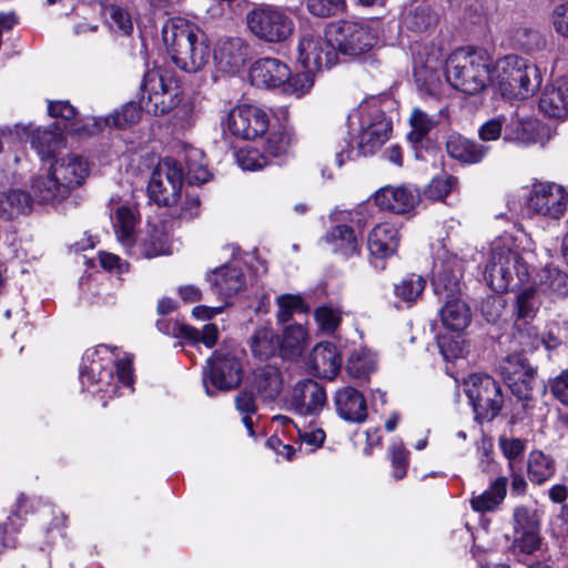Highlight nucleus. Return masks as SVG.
Here are the masks:
<instances>
[{
  "label": "nucleus",
  "mask_w": 568,
  "mask_h": 568,
  "mask_svg": "<svg viewBox=\"0 0 568 568\" xmlns=\"http://www.w3.org/2000/svg\"><path fill=\"white\" fill-rule=\"evenodd\" d=\"M465 393L480 422L494 419L504 404L501 387L491 376L475 373L465 381Z\"/></svg>",
  "instance_id": "12"
},
{
  "label": "nucleus",
  "mask_w": 568,
  "mask_h": 568,
  "mask_svg": "<svg viewBox=\"0 0 568 568\" xmlns=\"http://www.w3.org/2000/svg\"><path fill=\"white\" fill-rule=\"evenodd\" d=\"M140 105L153 115H163L173 110L181 101L182 91L176 81L169 75L150 71L144 75Z\"/></svg>",
  "instance_id": "11"
},
{
  "label": "nucleus",
  "mask_w": 568,
  "mask_h": 568,
  "mask_svg": "<svg viewBox=\"0 0 568 568\" xmlns=\"http://www.w3.org/2000/svg\"><path fill=\"white\" fill-rule=\"evenodd\" d=\"M437 344L443 357L447 362H453L455 359L463 358L467 354L465 341L460 337V335L438 336Z\"/></svg>",
  "instance_id": "54"
},
{
  "label": "nucleus",
  "mask_w": 568,
  "mask_h": 568,
  "mask_svg": "<svg viewBox=\"0 0 568 568\" xmlns=\"http://www.w3.org/2000/svg\"><path fill=\"white\" fill-rule=\"evenodd\" d=\"M162 40L174 64L185 72L202 70L210 59L206 34L193 22L169 19L162 27Z\"/></svg>",
  "instance_id": "4"
},
{
  "label": "nucleus",
  "mask_w": 568,
  "mask_h": 568,
  "mask_svg": "<svg viewBox=\"0 0 568 568\" xmlns=\"http://www.w3.org/2000/svg\"><path fill=\"white\" fill-rule=\"evenodd\" d=\"M529 214L549 222L560 221L568 210V190L550 181H536L526 199Z\"/></svg>",
  "instance_id": "10"
},
{
  "label": "nucleus",
  "mask_w": 568,
  "mask_h": 568,
  "mask_svg": "<svg viewBox=\"0 0 568 568\" xmlns=\"http://www.w3.org/2000/svg\"><path fill=\"white\" fill-rule=\"evenodd\" d=\"M169 207L171 209V215L173 217L190 221L199 216L201 202L197 195L186 194L182 200L180 194L176 204Z\"/></svg>",
  "instance_id": "56"
},
{
  "label": "nucleus",
  "mask_w": 568,
  "mask_h": 568,
  "mask_svg": "<svg viewBox=\"0 0 568 568\" xmlns=\"http://www.w3.org/2000/svg\"><path fill=\"white\" fill-rule=\"evenodd\" d=\"M250 346L254 357L265 361L280 351V338L272 328L260 327L252 336Z\"/></svg>",
  "instance_id": "43"
},
{
  "label": "nucleus",
  "mask_w": 568,
  "mask_h": 568,
  "mask_svg": "<svg viewBox=\"0 0 568 568\" xmlns=\"http://www.w3.org/2000/svg\"><path fill=\"white\" fill-rule=\"evenodd\" d=\"M374 201L382 210L396 214H404L413 211L420 201L417 189L408 185L384 186L374 194Z\"/></svg>",
  "instance_id": "21"
},
{
  "label": "nucleus",
  "mask_w": 568,
  "mask_h": 568,
  "mask_svg": "<svg viewBox=\"0 0 568 568\" xmlns=\"http://www.w3.org/2000/svg\"><path fill=\"white\" fill-rule=\"evenodd\" d=\"M243 378L240 361L227 351L219 349L207 359L203 369V385L209 396L215 390L237 387Z\"/></svg>",
  "instance_id": "14"
},
{
  "label": "nucleus",
  "mask_w": 568,
  "mask_h": 568,
  "mask_svg": "<svg viewBox=\"0 0 568 568\" xmlns=\"http://www.w3.org/2000/svg\"><path fill=\"white\" fill-rule=\"evenodd\" d=\"M252 59L251 44L241 37H222L213 48V61L220 72L237 74Z\"/></svg>",
  "instance_id": "18"
},
{
  "label": "nucleus",
  "mask_w": 568,
  "mask_h": 568,
  "mask_svg": "<svg viewBox=\"0 0 568 568\" xmlns=\"http://www.w3.org/2000/svg\"><path fill=\"white\" fill-rule=\"evenodd\" d=\"M513 520L514 532L540 527L535 511L525 506L515 507Z\"/></svg>",
  "instance_id": "63"
},
{
  "label": "nucleus",
  "mask_w": 568,
  "mask_h": 568,
  "mask_svg": "<svg viewBox=\"0 0 568 568\" xmlns=\"http://www.w3.org/2000/svg\"><path fill=\"white\" fill-rule=\"evenodd\" d=\"M540 288L557 296L568 295V275L556 267H545L539 273Z\"/></svg>",
  "instance_id": "51"
},
{
  "label": "nucleus",
  "mask_w": 568,
  "mask_h": 568,
  "mask_svg": "<svg viewBox=\"0 0 568 568\" xmlns=\"http://www.w3.org/2000/svg\"><path fill=\"white\" fill-rule=\"evenodd\" d=\"M426 281L423 276L410 274L394 285V305L397 310L412 307L422 296Z\"/></svg>",
  "instance_id": "38"
},
{
  "label": "nucleus",
  "mask_w": 568,
  "mask_h": 568,
  "mask_svg": "<svg viewBox=\"0 0 568 568\" xmlns=\"http://www.w3.org/2000/svg\"><path fill=\"white\" fill-rule=\"evenodd\" d=\"M211 288L220 297L227 298L245 287V276L239 261L224 264L206 274Z\"/></svg>",
  "instance_id": "22"
},
{
  "label": "nucleus",
  "mask_w": 568,
  "mask_h": 568,
  "mask_svg": "<svg viewBox=\"0 0 568 568\" xmlns=\"http://www.w3.org/2000/svg\"><path fill=\"white\" fill-rule=\"evenodd\" d=\"M351 139L336 151V163L342 166L345 161L366 156L377 151L388 139L392 123L375 103H362L347 119Z\"/></svg>",
  "instance_id": "3"
},
{
  "label": "nucleus",
  "mask_w": 568,
  "mask_h": 568,
  "mask_svg": "<svg viewBox=\"0 0 568 568\" xmlns=\"http://www.w3.org/2000/svg\"><path fill=\"white\" fill-rule=\"evenodd\" d=\"M456 179L449 175L436 176L427 185L425 195L430 200H442L452 191Z\"/></svg>",
  "instance_id": "64"
},
{
  "label": "nucleus",
  "mask_w": 568,
  "mask_h": 568,
  "mask_svg": "<svg viewBox=\"0 0 568 568\" xmlns=\"http://www.w3.org/2000/svg\"><path fill=\"white\" fill-rule=\"evenodd\" d=\"M184 180V169L172 158L159 162L148 184V194L159 206L176 204Z\"/></svg>",
  "instance_id": "13"
},
{
  "label": "nucleus",
  "mask_w": 568,
  "mask_h": 568,
  "mask_svg": "<svg viewBox=\"0 0 568 568\" xmlns=\"http://www.w3.org/2000/svg\"><path fill=\"white\" fill-rule=\"evenodd\" d=\"M48 113L51 118L58 120L55 125H58L60 130H64L67 133H83L90 135V131L87 129H91V121H89V119L92 116L82 120L77 119V110L69 101H49Z\"/></svg>",
  "instance_id": "28"
},
{
  "label": "nucleus",
  "mask_w": 568,
  "mask_h": 568,
  "mask_svg": "<svg viewBox=\"0 0 568 568\" xmlns=\"http://www.w3.org/2000/svg\"><path fill=\"white\" fill-rule=\"evenodd\" d=\"M548 20L550 27L558 36L568 39V0L555 2L549 12Z\"/></svg>",
  "instance_id": "60"
},
{
  "label": "nucleus",
  "mask_w": 568,
  "mask_h": 568,
  "mask_svg": "<svg viewBox=\"0 0 568 568\" xmlns=\"http://www.w3.org/2000/svg\"><path fill=\"white\" fill-rule=\"evenodd\" d=\"M315 71L305 69L295 75L290 74V79L283 84V91L292 93L297 98L308 93L314 85Z\"/></svg>",
  "instance_id": "57"
},
{
  "label": "nucleus",
  "mask_w": 568,
  "mask_h": 568,
  "mask_svg": "<svg viewBox=\"0 0 568 568\" xmlns=\"http://www.w3.org/2000/svg\"><path fill=\"white\" fill-rule=\"evenodd\" d=\"M126 251L136 258H151L159 255L171 254L172 247L170 239L163 227L151 225L145 233L133 241L132 246L128 247Z\"/></svg>",
  "instance_id": "23"
},
{
  "label": "nucleus",
  "mask_w": 568,
  "mask_h": 568,
  "mask_svg": "<svg viewBox=\"0 0 568 568\" xmlns=\"http://www.w3.org/2000/svg\"><path fill=\"white\" fill-rule=\"evenodd\" d=\"M544 128L534 119L511 120L505 126L504 140L521 146H529L540 142V131Z\"/></svg>",
  "instance_id": "36"
},
{
  "label": "nucleus",
  "mask_w": 568,
  "mask_h": 568,
  "mask_svg": "<svg viewBox=\"0 0 568 568\" xmlns=\"http://www.w3.org/2000/svg\"><path fill=\"white\" fill-rule=\"evenodd\" d=\"M325 241L332 250L343 256H352L359 253L361 239L356 231L346 224L333 226L325 235Z\"/></svg>",
  "instance_id": "34"
},
{
  "label": "nucleus",
  "mask_w": 568,
  "mask_h": 568,
  "mask_svg": "<svg viewBox=\"0 0 568 568\" xmlns=\"http://www.w3.org/2000/svg\"><path fill=\"white\" fill-rule=\"evenodd\" d=\"M80 381L83 387L93 393H104L108 397L121 395V388L133 392L132 357L120 358L118 347L100 344L88 349L80 367Z\"/></svg>",
  "instance_id": "2"
},
{
  "label": "nucleus",
  "mask_w": 568,
  "mask_h": 568,
  "mask_svg": "<svg viewBox=\"0 0 568 568\" xmlns=\"http://www.w3.org/2000/svg\"><path fill=\"white\" fill-rule=\"evenodd\" d=\"M382 22L378 19L342 21L333 31L332 40L336 52L349 57H359L374 49L379 39Z\"/></svg>",
  "instance_id": "9"
},
{
  "label": "nucleus",
  "mask_w": 568,
  "mask_h": 568,
  "mask_svg": "<svg viewBox=\"0 0 568 568\" xmlns=\"http://www.w3.org/2000/svg\"><path fill=\"white\" fill-rule=\"evenodd\" d=\"M409 452L405 449L402 442H394L389 447V457L393 466V477L403 479L408 468Z\"/></svg>",
  "instance_id": "61"
},
{
  "label": "nucleus",
  "mask_w": 568,
  "mask_h": 568,
  "mask_svg": "<svg viewBox=\"0 0 568 568\" xmlns=\"http://www.w3.org/2000/svg\"><path fill=\"white\" fill-rule=\"evenodd\" d=\"M527 470L532 484L542 485L554 476L556 466L550 456L541 450H532L528 456Z\"/></svg>",
  "instance_id": "44"
},
{
  "label": "nucleus",
  "mask_w": 568,
  "mask_h": 568,
  "mask_svg": "<svg viewBox=\"0 0 568 568\" xmlns=\"http://www.w3.org/2000/svg\"><path fill=\"white\" fill-rule=\"evenodd\" d=\"M540 527L514 532V548L523 554L532 555L541 548Z\"/></svg>",
  "instance_id": "55"
},
{
  "label": "nucleus",
  "mask_w": 568,
  "mask_h": 568,
  "mask_svg": "<svg viewBox=\"0 0 568 568\" xmlns=\"http://www.w3.org/2000/svg\"><path fill=\"white\" fill-rule=\"evenodd\" d=\"M332 39L318 33L305 31L302 33L298 45V62L304 69L320 71L335 64L337 52Z\"/></svg>",
  "instance_id": "16"
},
{
  "label": "nucleus",
  "mask_w": 568,
  "mask_h": 568,
  "mask_svg": "<svg viewBox=\"0 0 568 568\" xmlns=\"http://www.w3.org/2000/svg\"><path fill=\"white\" fill-rule=\"evenodd\" d=\"M314 317L323 333L333 334L341 323L342 314L338 308L324 305L315 310Z\"/></svg>",
  "instance_id": "58"
},
{
  "label": "nucleus",
  "mask_w": 568,
  "mask_h": 568,
  "mask_svg": "<svg viewBox=\"0 0 568 568\" xmlns=\"http://www.w3.org/2000/svg\"><path fill=\"white\" fill-rule=\"evenodd\" d=\"M34 197L41 203H58L68 197L69 192L50 169L36 176L31 184Z\"/></svg>",
  "instance_id": "35"
},
{
  "label": "nucleus",
  "mask_w": 568,
  "mask_h": 568,
  "mask_svg": "<svg viewBox=\"0 0 568 568\" xmlns=\"http://www.w3.org/2000/svg\"><path fill=\"white\" fill-rule=\"evenodd\" d=\"M437 22L435 12L428 4L412 3L405 8L402 23L404 28L414 33H424Z\"/></svg>",
  "instance_id": "37"
},
{
  "label": "nucleus",
  "mask_w": 568,
  "mask_h": 568,
  "mask_svg": "<svg viewBox=\"0 0 568 568\" xmlns=\"http://www.w3.org/2000/svg\"><path fill=\"white\" fill-rule=\"evenodd\" d=\"M507 486V478L498 477L485 491L471 497V508L477 513L496 510L506 497Z\"/></svg>",
  "instance_id": "39"
},
{
  "label": "nucleus",
  "mask_w": 568,
  "mask_h": 568,
  "mask_svg": "<svg viewBox=\"0 0 568 568\" xmlns=\"http://www.w3.org/2000/svg\"><path fill=\"white\" fill-rule=\"evenodd\" d=\"M282 376L278 368L265 365L254 372L253 387L265 400H273L282 389Z\"/></svg>",
  "instance_id": "40"
},
{
  "label": "nucleus",
  "mask_w": 568,
  "mask_h": 568,
  "mask_svg": "<svg viewBox=\"0 0 568 568\" xmlns=\"http://www.w3.org/2000/svg\"><path fill=\"white\" fill-rule=\"evenodd\" d=\"M540 301L535 288H526L516 298L515 327L521 334V326H528L539 310Z\"/></svg>",
  "instance_id": "45"
},
{
  "label": "nucleus",
  "mask_w": 568,
  "mask_h": 568,
  "mask_svg": "<svg viewBox=\"0 0 568 568\" xmlns=\"http://www.w3.org/2000/svg\"><path fill=\"white\" fill-rule=\"evenodd\" d=\"M236 409L243 415L242 422L248 435L254 436L252 415L257 410L255 398L252 392L243 390L235 397Z\"/></svg>",
  "instance_id": "59"
},
{
  "label": "nucleus",
  "mask_w": 568,
  "mask_h": 568,
  "mask_svg": "<svg viewBox=\"0 0 568 568\" xmlns=\"http://www.w3.org/2000/svg\"><path fill=\"white\" fill-rule=\"evenodd\" d=\"M446 151L450 158L460 163L477 164L486 158L489 148L460 134L453 133L447 139Z\"/></svg>",
  "instance_id": "29"
},
{
  "label": "nucleus",
  "mask_w": 568,
  "mask_h": 568,
  "mask_svg": "<svg viewBox=\"0 0 568 568\" xmlns=\"http://www.w3.org/2000/svg\"><path fill=\"white\" fill-rule=\"evenodd\" d=\"M346 371L352 378L366 381L376 371L375 356L366 349H357L351 354Z\"/></svg>",
  "instance_id": "47"
},
{
  "label": "nucleus",
  "mask_w": 568,
  "mask_h": 568,
  "mask_svg": "<svg viewBox=\"0 0 568 568\" xmlns=\"http://www.w3.org/2000/svg\"><path fill=\"white\" fill-rule=\"evenodd\" d=\"M464 267V261L450 253L445 243L442 242L434 251L432 284L435 294L446 298L440 308V320L453 332L464 331L471 320L468 305L456 296L462 291Z\"/></svg>",
  "instance_id": "1"
},
{
  "label": "nucleus",
  "mask_w": 568,
  "mask_h": 568,
  "mask_svg": "<svg viewBox=\"0 0 568 568\" xmlns=\"http://www.w3.org/2000/svg\"><path fill=\"white\" fill-rule=\"evenodd\" d=\"M409 123L412 130L408 133V139L416 146L424 142L429 131L436 125L437 120L416 108L412 111Z\"/></svg>",
  "instance_id": "50"
},
{
  "label": "nucleus",
  "mask_w": 568,
  "mask_h": 568,
  "mask_svg": "<svg viewBox=\"0 0 568 568\" xmlns=\"http://www.w3.org/2000/svg\"><path fill=\"white\" fill-rule=\"evenodd\" d=\"M294 141L293 131L290 128L282 126L273 130L264 145V151L272 163L280 164L287 156Z\"/></svg>",
  "instance_id": "42"
},
{
  "label": "nucleus",
  "mask_w": 568,
  "mask_h": 568,
  "mask_svg": "<svg viewBox=\"0 0 568 568\" xmlns=\"http://www.w3.org/2000/svg\"><path fill=\"white\" fill-rule=\"evenodd\" d=\"M236 162L244 171H258L272 163L266 153L256 148H242L236 152Z\"/></svg>",
  "instance_id": "52"
},
{
  "label": "nucleus",
  "mask_w": 568,
  "mask_h": 568,
  "mask_svg": "<svg viewBox=\"0 0 568 568\" xmlns=\"http://www.w3.org/2000/svg\"><path fill=\"white\" fill-rule=\"evenodd\" d=\"M308 12L318 18H329L346 10V0H304Z\"/></svg>",
  "instance_id": "53"
},
{
  "label": "nucleus",
  "mask_w": 568,
  "mask_h": 568,
  "mask_svg": "<svg viewBox=\"0 0 568 568\" xmlns=\"http://www.w3.org/2000/svg\"><path fill=\"white\" fill-rule=\"evenodd\" d=\"M10 134L14 133L20 136L21 134L27 135L30 139L31 146L38 152L41 158L51 156L54 151L62 143V134L64 130H60L58 125L54 129L50 128H38L30 131L29 125L17 124L12 129L7 130Z\"/></svg>",
  "instance_id": "26"
},
{
  "label": "nucleus",
  "mask_w": 568,
  "mask_h": 568,
  "mask_svg": "<svg viewBox=\"0 0 568 568\" xmlns=\"http://www.w3.org/2000/svg\"><path fill=\"white\" fill-rule=\"evenodd\" d=\"M539 110L547 116L565 119L568 116V77L555 79L546 85L539 99Z\"/></svg>",
  "instance_id": "24"
},
{
  "label": "nucleus",
  "mask_w": 568,
  "mask_h": 568,
  "mask_svg": "<svg viewBox=\"0 0 568 568\" xmlns=\"http://www.w3.org/2000/svg\"><path fill=\"white\" fill-rule=\"evenodd\" d=\"M186 172L184 179L190 184H203L211 180L212 174L204 161V154L197 149H191L185 155Z\"/></svg>",
  "instance_id": "48"
},
{
  "label": "nucleus",
  "mask_w": 568,
  "mask_h": 568,
  "mask_svg": "<svg viewBox=\"0 0 568 568\" xmlns=\"http://www.w3.org/2000/svg\"><path fill=\"white\" fill-rule=\"evenodd\" d=\"M326 404V393L322 385L307 378L292 389L286 406L301 416H317Z\"/></svg>",
  "instance_id": "19"
},
{
  "label": "nucleus",
  "mask_w": 568,
  "mask_h": 568,
  "mask_svg": "<svg viewBox=\"0 0 568 568\" xmlns=\"http://www.w3.org/2000/svg\"><path fill=\"white\" fill-rule=\"evenodd\" d=\"M50 169L69 193L81 185L89 174L88 162L78 154H68L55 160Z\"/></svg>",
  "instance_id": "27"
},
{
  "label": "nucleus",
  "mask_w": 568,
  "mask_h": 568,
  "mask_svg": "<svg viewBox=\"0 0 568 568\" xmlns=\"http://www.w3.org/2000/svg\"><path fill=\"white\" fill-rule=\"evenodd\" d=\"M445 75L454 89L469 95L481 92L494 80L489 55L476 49L454 51L446 60Z\"/></svg>",
  "instance_id": "6"
},
{
  "label": "nucleus",
  "mask_w": 568,
  "mask_h": 568,
  "mask_svg": "<svg viewBox=\"0 0 568 568\" xmlns=\"http://www.w3.org/2000/svg\"><path fill=\"white\" fill-rule=\"evenodd\" d=\"M527 263L516 250L510 235L495 239L485 266L484 280L497 293L515 290L529 280Z\"/></svg>",
  "instance_id": "5"
},
{
  "label": "nucleus",
  "mask_w": 568,
  "mask_h": 568,
  "mask_svg": "<svg viewBox=\"0 0 568 568\" xmlns=\"http://www.w3.org/2000/svg\"><path fill=\"white\" fill-rule=\"evenodd\" d=\"M246 24L256 39L270 44L285 42L295 29L287 10L273 4H261L250 10L246 13Z\"/></svg>",
  "instance_id": "8"
},
{
  "label": "nucleus",
  "mask_w": 568,
  "mask_h": 568,
  "mask_svg": "<svg viewBox=\"0 0 568 568\" xmlns=\"http://www.w3.org/2000/svg\"><path fill=\"white\" fill-rule=\"evenodd\" d=\"M31 195L21 189H8L0 192V219L13 220L27 215L32 210Z\"/></svg>",
  "instance_id": "33"
},
{
  "label": "nucleus",
  "mask_w": 568,
  "mask_h": 568,
  "mask_svg": "<svg viewBox=\"0 0 568 568\" xmlns=\"http://www.w3.org/2000/svg\"><path fill=\"white\" fill-rule=\"evenodd\" d=\"M307 339L306 328L302 324H290L283 329L280 342L282 357H295L302 354Z\"/></svg>",
  "instance_id": "46"
},
{
  "label": "nucleus",
  "mask_w": 568,
  "mask_h": 568,
  "mask_svg": "<svg viewBox=\"0 0 568 568\" xmlns=\"http://www.w3.org/2000/svg\"><path fill=\"white\" fill-rule=\"evenodd\" d=\"M499 369L513 395L523 400L524 408H527L532 394L535 368L521 353H511L500 362Z\"/></svg>",
  "instance_id": "17"
},
{
  "label": "nucleus",
  "mask_w": 568,
  "mask_h": 568,
  "mask_svg": "<svg viewBox=\"0 0 568 568\" xmlns=\"http://www.w3.org/2000/svg\"><path fill=\"white\" fill-rule=\"evenodd\" d=\"M142 114V108L135 102H128L120 110L114 111L105 118L92 116L90 135L100 133L105 128L125 129L139 122Z\"/></svg>",
  "instance_id": "30"
},
{
  "label": "nucleus",
  "mask_w": 568,
  "mask_h": 568,
  "mask_svg": "<svg viewBox=\"0 0 568 568\" xmlns=\"http://www.w3.org/2000/svg\"><path fill=\"white\" fill-rule=\"evenodd\" d=\"M334 404L338 416L349 423H363L367 417L364 395L354 387L345 386L336 390Z\"/></svg>",
  "instance_id": "25"
},
{
  "label": "nucleus",
  "mask_w": 568,
  "mask_h": 568,
  "mask_svg": "<svg viewBox=\"0 0 568 568\" xmlns=\"http://www.w3.org/2000/svg\"><path fill=\"white\" fill-rule=\"evenodd\" d=\"M311 364L317 376L333 379L339 373L342 359L333 343L321 342L313 348Z\"/></svg>",
  "instance_id": "31"
},
{
  "label": "nucleus",
  "mask_w": 568,
  "mask_h": 568,
  "mask_svg": "<svg viewBox=\"0 0 568 568\" xmlns=\"http://www.w3.org/2000/svg\"><path fill=\"white\" fill-rule=\"evenodd\" d=\"M288 65L276 58H263L255 61L248 73L252 85L263 89L283 88L290 79Z\"/></svg>",
  "instance_id": "20"
},
{
  "label": "nucleus",
  "mask_w": 568,
  "mask_h": 568,
  "mask_svg": "<svg viewBox=\"0 0 568 568\" xmlns=\"http://www.w3.org/2000/svg\"><path fill=\"white\" fill-rule=\"evenodd\" d=\"M276 318L280 323L292 320L294 314H306L310 312L308 304L300 294H282L276 297Z\"/></svg>",
  "instance_id": "49"
},
{
  "label": "nucleus",
  "mask_w": 568,
  "mask_h": 568,
  "mask_svg": "<svg viewBox=\"0 0 568 568\" xmlns=\"http://www.w3.org/2000/svg\"><path fill=\"white\" fill-rule=\"evenodd\" d=\"M496 81L501 94L508 98H526L540 85V75L535 64L518 55H507L495 67Z\"/></svg>",
  "instance_id": "7"
},
{
  "label": "nucleus",
  "mask_w": 568,
  "mask_h": 568,
  "mask_svg": "<svg viewBox=\"0 0 568 568\" xmlns=\"http://www.w3.org/2000/svg\"><path fill=\"white\" fill-rule=\"evenodd\" d=\"M398 244V230L388 222L376 225L368 236V250L372 255L379 258L393 255Z\"/></svg>",
  "instance_id": "32"
},
{
  "label": "nucleus",
  "mask_w": 568,
  "mask_h": 568,
  "mask_svg": "<svg viewBox=\"0 0 568 568\" xmlns=\"http://www.w3.org/2000/svg\"><path fill=\"white\" fill-rule=\"evenodd\" d=\"M160 332L176 338L194 339L199 337V329L178 321L160 320L156 323Z\"/></svg>",
  "instance_id": "62"
},
{
  "label": "nucleus",
  "mask_w": 568,
  "mask_h": 568,
  "mask_svg": "<svg viewBox=\"0 0 568 568\" xmlns=\"http://www.w3.org/2000/svg\"><path fill=\"white\" fill-rule=\"evenodd\" d=\"M113 227L120 244L126 250L136 239L134 231L136 225L135 211L129 206H119L112 217Z\"/></svg>",
  "instance_id": "41"
},
{
  "label": "nucleus",
  "mask_w": 568,
  "mask_h": 568,
  "mask_svg": "<svg viewBox=\"0 0 568 568\" xmlns=\"http://www.w3.org/2000/svg\"><path fill=\"white\" fill-rule=\"evenodd\" d=\"M224 131L243 140H251L264 134L270 126L267 113L252 104H242L233 108L223 119Z\"/></svg>",
  "instance_id": "15"
}]
</instances>
